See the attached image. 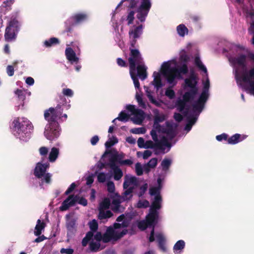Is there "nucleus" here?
I'll use <instances>...</instances> for the list:
<instances>
[{
  "label": "nucleus",
  "instance_id": "1",
  "mask_svg": "<svg viewBox=\"0 0 254 254\" xmlns=\"http://www.w3.org/2000/svg\"><path fill=\"white\" fill-rule=\"evenodd\" d=\"M61 107L62 105L58 104L55 108H50L44 112V118L48 122L45 128L44 135L49 140H55L60 136V126L57 120L63 113V109Z\"/></svg>",
  "mask_w": 254,
  "mask_h": 254
},
{
  "label": "nucleus",
  "instance_id": "2",
  "mask_svg": "<svg viewBox=\"0 0 254 254\" xmlns=\"http://www.w3.org/2000/svg\"><path fill=\"white\" fill-rule=\"evenodd\" d=\"M11 128L13 135L17 138L27 142L31 137L33 127L32 123L27 119H20L17 118L14 119Z\"/></svg>",
  "mask_w": 254,
  "mask_h": 254
},
{
  "label": "nucleus",
  "instance_id": "3",
  "mask_svg": "<svg viewBox=\"0 0 254 254\" xmlns=\"http://www.w3.org/2000/svg\"><path fill=\"white\" fill-rule=\"evenodd\" d=\"M125 1H127L128 3L127 6L128 10L136 8V18L141 22L145 21L146 17L152 6L151 0H122L118 4L116 8L120 7Z\"/></svg>",
  "mask_w": 254,
  "mask_h": 254
},
{
  "label": "nucleus",
  "instance_id": "4",
  "mask_svg": "<svg viewBox=\"0 0 254 254\" xmlns=\"http://www.w3.org/2000/svg\"><path fill=\"white\" fill-rule=\"evenodd\" d=\"M134 189V187H130L122 193V196L119 195L118 193H115V196L112 197L111 210L115 213L123 212L125 210V207L121 205V203L123 201L129 200L132 198Z\"/></svg>",
  "mask_w": 254,
  "mask_h": 254
},
{
  "label": "nucleus",
  "instance_id": "5",
  "mask_svg": "<svg viewBox=\"0 0 254 254\" xmlns=\"http://www.w3.org/2000/svg\"><path fill=\"white\" fill-rule=\"evenodd\" d=\"M19 30V24L16 17H11L6 26L4 39L6 42H11L15 40L17 34Z\"/></svg>",
  "mask_w": 254,
  "mask_h": 254
},
{
  "label": "nucleus",
  "instance_id": "6",
  "mask_svg": "<svg viewBox=\"0 0 254 254\" xmlns=\"http://www.w3.org/2000/svg\"><path fill=\"white\" fill-rule=\"evenodd\" d=\"M235 77L237 81L241 80L243 82L249 84L250 91L254 95V67L248 71H245L242 75H240L239 69L236 68Z\"/></svg>",
  "mask_w": 254,
  "mask_h": 254
},
{
  "label": "nucleus",
  "instance_id": "7",
  "mask_svg": "<svg viewBox=\"0 0 254 254\" xmlns=\"http://www.w3.org/2000/svg\"><path fill=\"white\" fill-rule=\"evenodd\" d=\"M76 202L84 206L87 205V200L84 197H80L77 195L71 194L62 202L61 206L60 207V209L61 211H65L70 206L74 205Z\"/></svg>",
  "mask_w": 254,
  "mask_h": 254
},
{
  "label": "nucleus",
  "instance_id": "8",
  "mask_svg": "<svg viewBox=\"0 0 254 254\" xmlns=\"http://www.w3.org/2000/svg\"><path fill=\"white\" fill-rule=\"evenodd\" d=\"M127 233V229H124L121 232H118L114 230L112 226H110L103 235L102 241L104 243H107L112 240L117 241L124 237Z\"/></svg>",
  "mask_w": 254,
  "mask_h": 254
},
{
  "label": "nucleus",
  "instance_id": "9",
  "mask_svg": "<svg viewBox=\"0 0 254 254\" xmlns=\"http://www.w3.org/2000/svg\"><path fill=\"white\" fill-rule=\"evenodd\" d=\"M129 57L128 59L129 70L136 71V65L142 64V58L138 50L129 48Z\"/></svg>",
  "mask_w": 254,
  "mask_h": 254
},
{
  "label": "nucleus",
  "instance_id": "10",
  "mask_svg": "<svg viewBox=\"0 0 254 254\" xmlns=\"http://www.w3.org/2000/svg\"><path fill=\"white\" fill-rule=\"evenodd\" d=\"M107 155L111 156L108 165H117L116 163L117 162L121 164V162L123 161L122 159L124 157V154H119L117 150L114 148L107 149L102 157H105Z\"/></svg>",
  "mask_w": 254,
  "mask_h": 254
},
{
  "label": "nucleus",
  "instance_id": "11",
  "mask_svg": "<svg viewBox=\"0 0 254 254\" xmlns=\"http://www.w3.org/2000/svg\"><path fill=\"white\" fill-rule=\"evenodd\" d=\"M88 224L90 231L86 234L85 236L82 240L81 244L83 247H86L88 242L92 239L93 234L97 231L98 228V224L95 219L89 222Z\"/></svg>",
  "mask_w": 254,
  "mask_h": 254
},
{
  "label": "nucleus",
  "instance_id": "12",
  "mask_svg": "<svg viewBox=\"0 0 254 254\" xmlns=\"http://www.w3.org/2000/svg\"><path fill=\"white\" fill-rule=\"evenodd\" d=\"M173 68V67H170V64L168 62H164L162 65L163 74L169 84H172L174 82Z\"/></svg>",
  "mask_w": 254,
  "mask_h": 254
},
{
  "label": "nucleus",
  "instance_id": "13",
  "mask_svg": "<svg viewBox=\"0 0 254 254\" xmlns=\"http://www.w3.org/2000/svg\"><path fill=\"white\" fill-rule=\"evenodd\" d=\"M50 164L48 162L43 164L38 163L34 170V175L38 178H41L45 174Z\"/></svg>",
  "mask_w": 254,
  "mask_h": 254
},
{
  "label": "nucleus",
  "instance_id": "14",
  "mask_svg": "<svg viewBox=\"0 0 254 254\" xmlns=\"http://www.w3.org/2000/svg\"><path fill=\"white\" fill-rule=\"evenodd\" d=\"M150 135H151L152 139L154 141V142L160 143V144L162 146V147H167L169 148L171 147V143L168 141L167 138L166 137L163 136L160 140L158 139V135L155 130L152 129L150 131Z\"/></svg>",
  "mask_w": 254,
  "mask_h": 254
},
{
  "label": "nucleus",
  "instance_id": "15",
  "mask_svg": "<svg viewBox=\"0 0 254 254\" xmlns=\"http://www.w3.org/2000/svg\"><path fill=\"white\" fill-rule=\"evenodd\" d=\"M196 79V76L194 75L193 72H192L189 78H186L185 80L186 86L190 87V89L198 91V88L196 87L197 82Z\"/></svg>",
  "mask_w": 254,
  "mask_h": 254
},
{
  "label": "nucleus",
  "instance_id": "16",
  "mask_svg": "<svg viewBox=\"0 0 254 254\" xmlns=\"http://www.w3.org/2000/svg\"><path fill=\"white\" fill-rule=\"evenodd\" d=\"M172 71H174V80L176 77L180 78L181 77V74H186L189 71V69L187 64H184L179 68L173 67Z\"/></svg>",
  "mask_w": 254,
  "mask_h": 254
},
{
  "label": "nucleus",
  "instance_id": "17",
  "mask_svg": "<svg viewBox=\"0 0 254 254\" xmlns=\"http://www.w3.org/2000/svg\"><path fill=\"white\" fill-rule=\"evenodd\" d=\"M65 55L66 59L71 63H78L79 59L76 57L75 52L71 48L68 47L66 48Z\"/></svg>",
  "mask_w": 254,
  "mask_h": 254
},
{
  "label": "nucleus",
  "instance_id": "18",
  "mask_svg": "<svg viewBox=\"0 0 254 254\" xmlns=\"http://www.w3.org/2000/svg\"><path fill=\"white\" fill-rule=\"evenodd\" d=\"M136 70H137V76H139L141 80H144L147 78V67L144 64L142 63L136 64Z\"/></svg>",
  "mask_w": 254,
  "mask_h": 254
},
{
  "label": "nucleus",
  "instance_id": "19",
  "mask_svg": "<svg viewBox=\"0 0 254 254\" xmlns=\"http://www.w3.org/2000/svg\"><path fill=\"white\" fill-rule=\"evenodd\" d=\"M130 185H133L135 187L138 186V182L137 180V178L134 176L128 177L127 176H126L125 177V181L123 184V188L124 189L127 190Z\"/></svg>",
  "mask_w": 254,
  "mask_h": 254
},
{
  "label": "nucleus",
  "instance_id": "20",
  "mask_svg": "<svg viewBox=\"0 0 254 254\" xmlns=\"http://www.w3.org/2000/svg\"><path fill=\"white\" fill-rule=\"evenodd\" d=\"M246 56L243 54L239 55L238 57L232 59V62L234 64H238L241 66L243 69L246 68Z\"/></svg>",
  "mask_w": 254,
  "mask_h": 254
},
{
  "label": "nucleus",
  "instance_id": "21",
  "mask_svg": "<svg viewBox=\"0 0 254 254\" xmlns=\"http://www.w3.org/2000/svg\"><path fill=\"white\" fill-rule=\"evenodd\" d=\"M134 119L132 118L131 120L137 125H140L144 118V112L143 110L137 109L134 113Z\"/></svg>",
  "mask_w": 254,
  "mask_h": 254
},
{
  "label": "nucleus",
  "instance_id": "22",
  "mask_svg": "<svg viewBox=\"0 0 254 254\" xmlns=\"http://www.w3.org/2000/svg\"><path fill=\"white\" fill-rule=\"evenodd\" d=\"M87 18V15L86 13H78L72 15L69 19L71 20L76 25L84 21Z\"/></svg>",
  "mask_w": 254,
  "mask_h": 254
},
{
  "label": "nucleus",
  "instance_id": "23",
  "mask_svg": "<svg viewBox=\"0 0 254 254\" xmlns=\"http://www.w3.org/2000/svg\"><path fill=\"white\" fill-rule=\"evenodd\" d=\"M167 127H163L162 132L167 134L170 139H172L176 136L175 130L173 128V126L168 122L166 123Z\"/></svg>",
  "mask_w": 254,
  "mask_h": 254
},
{
  "label": "nucleus",
  "instance_id": "24",
  "mask_svg": "<svg viewBox=\"0 0 254 254\" xmlns=\"http://www.w3.org/2000/svg\"><path fill=\"white\" fill-rule=\"evenodd\" d=\"M144 148H151V149H158L161 150L162 152L164 153V151L165 150V147H162L160 145V143L159 142H155L154 143L151 140H147L145 142Z\"/></svg>",
  "mask_w": 254,
  "mask_h": 254
},
{
  "label": "nucleus",
  "instance_id": "25",
  "mask_svg": "<svg viewBox=\"0 0 254 254\" xmlns=\"http://www.w3.org/2000/svg\"><path fill=\"white\" fill-rule=\"evenodd\" d=\"M246 137L244 135L239 133H236L230 137L228 138L227 142L230 144H236L245 139Z\"/></svg>",
  "mask_w": 254,
  "mask_h": 254
},
{
  "label": "nucleus",
  "instance_id": "26",
  "mask_svg": "<svg viewBox=\"0 0 254 254\" xmlns=\"http://www.w3.org/2000/svg\"><path fill=\"white\" fill-rule=\"evenodd\" d=\"M110 168L113 171L114 178L116 181L120 180L123 176L121 169L117 165H108Z\"/></svg>",
  "mask_w": 254,
  "mask_h": 254
},
{
  "label": "nucleus",
  "instance_id": "27",
  "mask_svg": "<svg viewBox=\"0 0 254 254\" xmlns=\"http://www.w3.org/2000/svg\"><path fill=\"white\" fill-rule=\"evenodd\" d=\"M186 103L187 102L184 100L180 99L177 101L176 104L178 109L180 112H182L184 111V114L185 115H187L188 114L190 110V107L187 106Z\"/></svg>",
  "mask_w": 254,
  "mask_h": 254
},
{
  "label": "nucleus",
  "instance_id": "28",
  "mask_svg": "<svg viewBox=\"0 0 254 254\" xmlns=\"http://www.w3.org/2000/svg\"><path fill=\"white\" fill-rule=\"evenodd\" d=\"M198 91L190 89L189 91L186 92L183 96V100L187 102H190L194 98L197 94Z\"/></svg>",
  "mask_w": 254,
  "mask_h": 254
},
{
  "label": "nucleus",
  "instance_id": "29",
  "mask_svg": "<svg viewBox=\"0 0 254 254\" xmlns=\"http://www.w3.org/2000/svg\"><path fill=\"white\" fill-rule=\"evenodd\" d=\"M64 24L65 29L63 32L66 33L68 36H71L73 27L75 25V23L71 20L68 19L65 22Z\"/></svg>",
  "mask_w": 254,
  "mask_h": 254
},
{
  "label": "nucleus",
  "instance_id": "30",
  "mask_svg": "<svg viewBox=\"0 0 254 254\" xmlns=\"http://www.w3.org/2000/svg\"><path fill=\"white\" fill-rule=\"evenodd\" d=\"M142 25L136 26L133 30H129V36L132 37V38L137 39L142 33Z\"/></svg>",
  "mask_w": 254,
  "mask_h": 254
},
{
  "label": "nucleus",
  "instance_id": "31",
  "mask_svg": "<svg viewBox=\"0 0 254 254\" xmlns=\"http://www.w3.org/2000/svg\"><path fill=\"white\" fill-rule=\"evenodd\" d=\"M99 213L98 215V218L99 220H102L110 218L113 216V213L111 210H98Z\"/></svg>",
  "mask_w": 254,
  "mask_h": 254
},
{
  "label": "nucleus",
  "instance_id": "32",
  "mask_svg": "<svg viewBox=\"0 0 254 254\" xmlns=\"http://www.w3.org/2000/svg\"><path fill=\"white\" fill-rule=\"evenodd\" d=\"M46 227V224L44 222H42L40 219H38L37 221V224L35 228L34 234L35 236H40L43 230Z\"/></svg>",
  "mask_w": 254,
  "mask_h": 254
},
{
  "label": "nucleus",
  "instance_id": "33",
  "mask_svg": "<svg viewBox=\"0 0 254 254\" xmlns=\"http://www.w3.org/2000/svg\"><path fill=\"white\" fill-rule=\"evenodd\" d=\"M158 217H157L154 215H151L150 214H148L146 216V221L148 223V225H149L150 227L154 228L157 222Z\"/></svg>",
  "mask_w": 254,
  "mask_h": 254
},
{
  "label": "nucleus",
  "instance_id": "34",
  "mask_svg": "<svg viewBox=\"0 0 254 254\" xmlns=\"http://www.w3.org/2000/svg\"><path fill=\"white\" fill-rule=\"evenodd\" d=\"M111 204H112V202H111L110 199L108 197H106L100 203L98 210H108L110 208Z\"/></svg>",
  "mask_w": 254,
  "mask_h": 254
},
{
  "label": "nucleus",
  "instance_id": "35",
  "mask_svg": "<svg viewBox=\"0 0 254 254\" xmlns=\"http://www.w3.org/2000/svg\"><path fill=\"white\" fill-rule=\"evenodd\" d=\"M59 154V149L56 147H53L49 154V160L51 162L56 161Z\"/></svg>",
  "mask_w": 254,
  "mask_h": 254
},
{
  "label": "nucleus",
  "instance_id": "36",
  "mask_svg": "<svg viewBox=\"0 0 254 254\" xmlns=\"http://www.w3.org/2000/svg\"><path fill=\"white\" fill-rule=\"evenodd\" d=\"M177 31L178 34L181 37H184L189 32L188 28L183 24H181L177 27Z\"/></svg>",
  "mask_w": 254,
  "mask_h": 254
},
{
  "label": "nucleus",
  "instance_id": "37",
  "mask_svg": "<svg viewBox=\"0 0 254 254\" xmlns=\"http://www.w3.org/2000/svg\"><path fill=\"white\" fill-rule=\"evenodd\" d=\"M60 44V40L56 37H52L48 40H46L44 43V46L46 47H51L53 46L58 45Z\"/></svg>",
  "mask_w": 254,
  "mask_h": 254
},
{
  "label": "nucleus",
  "instance_id": "38",
  "mask_svg": "<svg viewBox=\"0 0 254 254\" xmlns=\"http://www.w3.org/2000/svg\"><path fill=\"white\" fill-rule=\"evenodd\" d=\"M157 238L158 242V246L160 250L163 252L166 251V248L165 247V242L163 236L161 235H158L157 236Z\"/></svg>",
  "mask_w": 254,
  "mask_h": 254
},
{
  "label": "nucleus",
  "instance_id": "39",
  "mask_svg": "<svg viewBox=\"0 0 254 254\" xmlns=\"http://www.w3.org/2000/svg\"><path fill=\"white\" fill-rule=\"evenodd\" d=\"M100 246L99 242L91 241L89 243V248L91 252H97L100 250Z\"/></svg>",
  "mask_w": 254,
  "mask_h": 254
},
{
  "label": "nucleus",
  "instance_id": "40",
  "mask_svg": "<svg viewBox=\"0 0 254 254\" xmlns=\"http://www.w3.org/2000/svg\"><path fill=\"white\" fill-rule=\"evenodd\" d=\"M162 197L160 195H157L154 197V200L152 203L151 206L156 208L160 209L161 207Z\"/></svg>",
  "mask_w": 254,
  "mask_h": 254
},
{
  "label": "nucleus",
  "instance_id": "41",
  "mask_svg": "<svg viewBox=\"0 0 254 254\" xmlns=\"http://www.w3.org/2000/svg\"><path fill=\"white\" fill-rule=\"evenodd\" d=\"M129 222L127 220H124L122 223H115L113 224L112 228H113L114 230H115L116 229H118L121 228H127L129 226Z\"/></svg>",
  "mask_w": 254,
  "mask_h": 254
},
{
  "label": "nucleus",
  "instance_id": "42",
  "mask_svg": "<svg viewBox=\"0 0 254 254\" xmlns=\"http://www.w3.org/2000/svg\"><path fill=\"white\" fill-rule=\"evenodd\" d=\"M136 71H131L129 70V73L130 74V76L133 81V83L134 85V86L136 88L138 89L140 87V83L138 80V79L137 77V75L135 73Z\"/></svg>",
  "mask_w": 254,
  "mask_h": 254
},
{
  "label": "nucleus",
  "instance_id": "43",
  "mask_svg": "<svg viewBox=\"0 0 254 254\" xmlns=\"http://www.w3.org/2000/svg\"><path fill=\"white\" fill-rule=\"evenodd\" d=\"M194 63L196 66H197L200 70L204 72H207V69L206 67L202 63L199 57H196L194 59Z\"/></svg>",
  "mask_w": 254,
  "mask_h": 254
},
{
  "label": "nucleus",
  "instance_id": "44",
  "mask_svg": "<svg viewBox=\"0 0 254 254\" xmlns=\"http://www.w3.org/2000/svg\"><path fill=\"white\" fill-rule=\"evenodd\" d=\"M185 246V243L183 240H179L177 242L173 247L174 253L176 251L183 250Z\"/></svg>",
  "mask_w": 254,
  "mask_h": 254
},
{
  "label": "nucleus",
  "instance_id": "45",
  "mask_svg": "<svg viewBox=\"0 0 254 254\" xmlns=\"http://www.w3.org/2000/svg\"><path fill=\"white\" fill-rule=\"evenodd\" d=\"M129 119V116L124 111H122L119 114V117L116 118L121 122H127Z\"/></svg>",
  "mask_w": 254,
  "mask_h": 254
},
{
  "label": "nucleus",
  "instance_id": "46",
  "mask_svg": "<svg viewBox=\"0 0 254 254\" xmlns=\"http://www.w3.org/2000/svg\"><path fill=\"white\" fill-rule=\"evenodd\" d=\"M204 104L199 102V101H196L192 105L193 109L195 111H198L201 112L204 107Z\"/></svg>",
  "mask_w": 254,
  "mask_h": 254
},
{
  "label": "nucleus",
  "instance_id": "47",
  "mask_svg": "<svg viewBox=\"0 0 254 254\" xmlns=\"http://www.w3.org/2000/svg\"><path fill=\"white\" fill-rule=\"evenodd\" d=\"M136 11H134L133 10H130L127 14V24L130 25L133 23V20L134 19V14Z\"/></svg>",
  "mask_w": 254,
  "mask_h": 254
},
{
  "label": "nucleus",
  "instance_id": "48",
  "mask_svg": "<svg viewBox=\"0 0 254 254\" xmlns=\"http://www.w3.org/2000/svg\"><path fill=\"white\" fill-rule=\"evenodd\" d=\"M208 98V93L206 92L205 90H202L198 99L197 100L199 102L203 103L204 104L206 102Z\"/></svg>",
  "mask_w": 254,
  "mask_h": 254
},
{
  "label": "nucleus",
  "instance_id": "49",
  "mask_svg": "<svg viewBox=\"0 0 254 254\" xmlns=\"http://www.w3.org/2000/svg\"><path fill=\"white\" fill-rule=\"evenodd\" d=\"M149 206V202L146 200L144 199L143 200H139L137 204V207L139 208H147Z\"/></svg>",
  "mask_w": 254,
  "mask_h": 254
},
{
  "label": "nucleus",
  "instance_id": "50",
  "mask_svg": "<svg viewBox=\"0 0 254 254\" xmlns=\"http://www.w3.org/2000/svg\"><path fill=\"white\" fill-rule=\"evenodd\" d=\"M118 142V140L116 137H113L112 139L106 142L105 145L107 148H110L114 144Z\"/></svg>",
  "mask_w": 254,
  "mask_h": 254
},
{
  "label": "nucleus",
  "instance_id": "51",
  "mask_svg": "<svg viewBox=\"0 0 254 254\" xmlns=\"http://www.w3.org/2000/svg\"><path fill=\"white\" fill-rule=\"evenodd\" d=\"M165 116L164 114L155 115L154 118L155 124L162 123L165 120Z\"/></svg>",
  "mask_w": 254,
  "mask_h": 254
},
{
  "label": "nucleus",
  "instance_id": "52",
  "mask_svg": "<svg viewBox=\"0 0 254 254\" xmlns=\"http://www.w3.org/2000/svg\"><path fill=\"white\" fill-rule=\"evenodd\" d=\"M161 188L159 187H152L150 188L149 189V194L151 195H160V191Z\"/></svg>",
  "mask_w": 254,
  "mask_h": 254
},
{
  "label": "nucleus",
  "instance_id": "53",
  "mask_svg": "<svg viewBox=\"0 0 254 254\" xmlns=\"http://www.w3.org/2000/svg\"><path fill=\"white\" fill-rule=\"evenodd\" d=\"M153 85L157 89H159L163 86L162 83L161 77H154L153 80Z\"/></svg>",
  "mask_w": 254,
  "mask_h": 254
},
{
  "label": "nucleus",
  "instance_id": "54",
  "mask_svg": "<svg viewBox=\"0 0 254 254\" xmlns=\"http://www.w3.org/2000/svg\"><path fill=\"white\" fill-rule=\"evenodd\" d=\"M171 164V161L168 159H164L161 162V166L163 170H167L169 169Z\"/></svg>",
  "mask_w": 254,
  "mask_h": 254
},
{
  "label": "nucleus",
  "instance_id": "55",
  "mask_svg": "<svg viewBox=\"0 0 254 254\" xmlns=\"http://www.w3.org/2000/svg\"><path fill=\"white\" fill-rule=\"evenodd\" d=\"M138 228L141 231L145 230L147 227H150L148 225V223L146 220H142L138 222L137 225Z\"/></svg>",
  "mask_w": 254,
  "mask_h": 254
},
{
  "label": "nucleus",
  "instance_id": "56",
  "mask_svg": "<svg viewBox=\"0 0 254 254\" xmlns=\"http://www.w3.org/2000/svg\"><path fill=\"white\" fill-rule=\"evenodd\" d=\"M14 2V0H7L3 2L1 5L2 7L5 8L6 10H9L11 9V6Z\"/></svg>",
  "mask_w": 254,
  "mask_h": 254
},
{
  "label": "nucleus",
  "instance_id": "57",
  "mask_svg": "<svg viewBox=\"0 0 254 254\" xmlns=\"http://www.w3.org/2000/svg\"><path fill=\"white\" fill-rule=\"evenodd\" d=\"M180 60L181 62L186 64L190 60V58L185 51L180 54Z\"/></svg>",
  "mask_w": 254,
  "mask_h": 254
},
{
  "label": "nucleus",
  "instance_id": "58",
  "mask_svg": "<svg viewBox=\"0 0 254 254\" xmlns=\"http://www.w3.org/2000/svg\"><path fill=\"white\" fill-rule=\"evenodd\" d=\"M145 129L144 127L133 128L130 129V132L133 134H143L145 132Z\"/></svg>",
  "mask_w": 254,
  "mask_h": 254
},
{
  "label": "nucleus",
  "instance_id": "59",
  "mask_svg": "<svg viewBox=\"0 0 254 254\" xmlns=\"http://www.w3.org/2000/svg\"><path fill=\"white\" fill-rule=\"evenodd\" d=\"M148 189V185L147 183L144 184L142 186H141L139 188V192L138 193V196L140 197H142L145 192Z\"/></svg>",
  "mask_w": 254,
  "mask_h": 254
},
{
  "label": "nucleus",
  "instance_id": "60",
  "mask_svg": "<svg viewBox=\"0 0 254 254\" xmlns=\"http://www.w3.org/2000/svg\"><path fill=\"white\" fill-rule=\"evenodd\" d=\"M165 95L170 99H173L175 97V91L169 88L166 89L165 91Z\"/></svg>",
  "mask_w": 254,
  "mask_h": 254
},
{
  "label": "nucleus",
  "instance_id": "61",
  "mask_svg": "<svg viewBox=\"0 0 254 254\" xmlns=\"http://www.w3.org/2000/svg\"><path fill=\"white\" fill-rule=\"evenodd\" d=\"M107 190L110 193H113L115 190L114 183L112 181H109L107 184Z\"/></svg>",
  "mask_w": 254,
  "mask_h": 254
},
{
  "label": "nucleus",
  "instance_id": "62",
  "mask_svg": "<svg viewBox=\"0 0 254 254\" xmlns=\"http://www.w3.org/2000/svg\"><path fill=\"white\" fill-rule=\"evenodd\" d=\"M62 93L64 96L67 97H71L73 95V91L69 88H64L62 91Z\"/></svg>",
  "mask_w": 254,
  "mask_h": 254
},
{
  "label": "nucleus",
  "instance_id": "63",
  "mask_svg": "<svg viewBox=\"0 0 254 254\" xmlns=\"http://www.w3.org/2000/svg\"><path fill=\"white\" fill-rule=\"evenodd\" d=\"M106 180V174L104 173H99L97 175V180L99 183H103Z\"/></svg>",
  "mask_w": 254,
  "mask_h": 254
},
{
  "label": "nucleus",
  "instance_id": "64",
  "mask_svg": "<svg viewBox=\"0 0 254 254\" xmlns=\"http://www.w3.org/2000/svg\"><path fill=\"white\" fill-rule=\"evenodd\" d=\"M15 94L18 96L20 100H23L25 98V95L23 91L21 89H17L15 91Z\"/></svg>",
  "mask_w": 254,
  "mask_h": 254
}]
</instances>
